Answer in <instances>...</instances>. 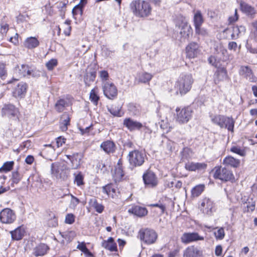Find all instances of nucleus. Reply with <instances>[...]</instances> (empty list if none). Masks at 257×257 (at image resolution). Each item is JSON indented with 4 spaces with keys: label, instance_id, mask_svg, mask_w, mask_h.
Segmentation results:
<instances>
[{
    "label": "nucleus",
    "instance_id": "nucleus-1",
    "mask_svg": "<svg viewBox=\"0 0 257 257\" xmlns=\"http://www.w3.org/2000/svg\"><path fill=\"white\" fill-rule=\"evenodd\" d=\"M130 8L137 17L145 18L151 15L152 8L151 4L144 0H135L130 4Z\"/></svg>",
    "mask_w": 257,
    "mask_h": 257
},
{
    "label": "nucleus",
    "instance_id": "nucleus-2",
    "mask_svg": "<svg viewBox=\"0 0 257 257\" xmlns=\"http://www.w3.org/2000/svg\"><path fill=\"white\" fill-rule=\"evenodd\" d=\"M175 27L179 30L181 41L185 42L188 40L192 33V29L189 25L187 19L182 16H178L175 20Z\"/></svg>",
    "mask_w": 257,
    "mask_h": 257
},
{
    "label": "nucleus",
    "instance_id": "nucleus-3",
    "mask_svg": "<svg viewBox=\"0 0 257 257\" xmlns=\"http://www.w3.org/2000/svg\"><path fill=\"white\" fill-rule=\"evenodd\" d=\"M139 234L141 240L147 244L154 243L158 238L157 233L154 229L149 228H142Z\"/></svg>",
    "mask_w": 257,
    "mask_h": 257
},
{
    "label": "nucleus",
    "instance_id": "nucleus-4",
    "mask_svg": "<svg viewBox=\"0 0 257 257\" xmlns=\"http://www.w3.org/2000/svg\"><path fill=\"white\" fill-rule=\"evenodd\" d=\"M176 111V120L180 124L186 123L192 118L193 110L190 107H185L182 109L177 107Z\"/></svg>",
    "mask_w": 257,
    "mask_h": 257
},
{
    "label": "nucleus",
    "instance_id": "nucleus-5",
    "mask_svg": "<svg viewBox=\"0 0 257 257\" xmlns=\"http://www.w3.org/2000/svg\"><path fill=\"white\" fill-rule=\"evenodd\" d=\"M128 157L130 165L137 167L141 166L144 164L146 155L142 151L135 150L130 152Z\"/></svg>",
    "mask_w": 257,
    "mask_h": 257
},
{
    "label": "nucleus",
    "instance_id": "nucleus-6",
    "mask_svg": "<svg viewBox=\"0 0 257 257\" xmlns=\"http://www.w3.org/2000/svg\"><path fill=\"white\" fill-rule=\"evenodd\" d=\"M213 171V177L223 181H232L234 179L232 172L226 168L221 167H215Z\"/></svg>",
    "mask_w": 257,
    "mask_h": 257
},
{
    "label": "nucleus",
    "instance_id": "nucleus-7",
    "mask_svg": "<svg viewBox=\"0 0 257 257\" xmlns=\"http://www.w3.org/2000/svg\"><path fill=\"white\" fill-rule=\"evenodd\" d=\"M180 239L182 243L187 244L193 242L203 241L204 237L196 232H185L181 236Z\"/></svg>",
    "mask_w": 257,
    "mask_h": 257
},
{
    "label": "nucleus",
    "instance_id": "nucleus-8",
    "mask_svg": "<svg viewBox=\"0 0 257 257\" xmlns=\"http://www.w3.org/2000/svg\"><path fill=\"white\" fill-rule=\"evenodd\" d=\"M16 216L12 209L7 208L0 212V221L3 223L11 224L16 220Z\"/></svg>",
    "mask_w": 257,
    "mask_h": 257
},
{
    "label": "nucleus",
    "instance_id": "nucleus-9",
    "mask_svg": "<svg viewBox=\"0 0 257 257\" xmlns=\"http://www.w3.org/2000/svg\"><path fill=\"white\" fill-rule=\"evenodd\" d=\"M200 52L199 45L196 42H191L186 47L187 57L190 59L197 57Z\"/></svg>",
    "mask_w": 257,
    "mask_h": 257
},
{
    "label": "nucleus",
    "instance_id": "nucleus-10",
    "mask_svg": "<svg viewBox=\"0 0 257 257\" xmlns=\"http://www.w3.org/2000/svg\"><path fill=\"white\" fill-rule=\"evenodd\" d=\"M199 207L203 213L211 214L214 207V203L210 198L205 197L201 200Z\"/></svg>",
    "mask_w": 257,
    "mask_h": 257
},
{
    "label": "nucleus",
    "instance_id": "nucleus-11",
    "mask_svg": "<svg viewBox=\"0 0 257 257\" xmlns=\"http://www.w3.org/2000/svg\"><path fill=\"white\" fill-rule=\"evenodd\" d=\"M28 85L27 83L24 81H21L18 83L14 88L13 91V95L16 98H22L25 97Z\"/></svg>",
    "mask_w": 257,
    "mask_h": 257
},
{
    "label": "nucleus",
    "instance_id": "nucleus-12",
    "mask_svg": "<svg viewBox=\"0 0 257 257\" xmlns=\"http://www.w3.org/2000/svg\"><path fill=\"white\" fill-rule=\"evenodd\" d=\"M103 91L104 95L109 99L115 97L117 93L115 86L109 82L106 81L103 86Z\"/></svg>",
    "mask_w": 257,
    "mask_h": 257
},
{
    "label": "nucleus",
    "instance_id": "nucleus-13",
    "mask_svg": "<svg viewBox=\"0 0 257 257\" xmlns=\"http://www.w3.org/2000/svg\"><path fill=\"white\" fill-rule=\"evenodd\" d=\"M191 86V81H176L175 85L176 93H179L181 95L188 92L190 90Z\"/></svg>",
    "mask_w": 257,
    "mask_h": 257
},
{
    "label": "nucleus",
    "instance_id": "nucleus-14",
    "mask_svg": "<svg viewBox=\"0 0 257 257\" xmlns=\"http://www.w3.org/2000/svg\"><path fill=\"white\" fill-rule=\"evenodd\" d=\"M16 72L19 74L20 77L34 75V68L28 65L22 64L16 68Z\"/></svg>",
    "mask_w": 257,
    "mask_h": 257
},
{
    "label": "nucleus",
    "instance_id": "nucleus-15",
    "mask_svg": "<svg viewBox=\"0 0 257 257\" xmlns=\"http://www.w3.org/2000/svg\"><path fill=\"white\" fill-rule=\"evenodd\" d=\"M123 125L130 131L140 130L143 127L142 123L134 120L131 118H126L124 119Z\"/></svg>",
    "mask_w": 257,
    "mask_h": 257
},
{
    "label": "nucleus",
    "instance_id": "nucleus-16",
    "mask_svg": "<svg viewBox=\"0 0 257 257\" xmlns=\"http://www.w3.org/2000/svg\"><path fill=\"white\" fill-rule=\"evenodd\" d=\"M143 180L146 185L149 187H154L157 184V180L155 174L148 171L143 175Z\"/></svg>",
    "mask_w": 257,
    "mask_h": 257
},
{
    "label": "nucleus",
    "instance_id": "nucleus-17",
    "mask_svg": "<svg viewBox=\"0 0 257 257\" xmlns=\"http://www.w3.org/2000/svg\"><path fill=\"white\" fill-rule=\"evenodd\" d=\"M202 255V251L194 245L187 247L183 253L184 257H200Z\"/></svg>",
    "mask_w": 257,
    "mask_h": 257
},
{
    "label": "nucleus",
    "instance_id": "nucleus-18",
    "mask_svg": "<svg viewBox=\"0 0 257 257\" xmlns=\"http://www.w3.org/2000/svg\"><path fill=\"white\" fill-rule=\"evenodd\" d=\"M239 74L242 79L248 80L253 79V73L250 67L248 66H241L239 70Z\"/></svg>",
    "mask_w": 257,
    "mask_h": 257
},
{
    "label": "nucleus",
    "instance_id": "nucleus-19",
    "mask_svg": "<svg viewBox=\"0 0 257 257\" xmlns=\"http://www.w3.org/2000/svg\"><path fill=\"white\" fill-rule=\"evenodd\" d=\"M207 165L204 163H194L189 162L186 163L185 168L187 170L190 171H201L205 170Z\"/></svg>",
    "mask_w": 257,
    "mask_h": 257
},
{
    "label": "nucleus",
    "instance_id": "nucleus-20",
    "mask_svg": "<svg viewBox=\"0 0 257 257\" xmlns=\"http://www.w3.org/2000/svg\"><path fill=\"white\" fill-rule=\"evenodd\" d=\"M67 157L71 162V167L73 169H76L80 166L82 156L81 154L76 153L73 155H67Z\"/></svg>",
    "mask_w": 257,
    "mask_h": 257
},
{
    "label": "nucleus",
    "instance_id": "nucleus-21",
    "mask_svg": "<svg viewBox=\"0 0 257 257\" xmlns=\"http://www.w3.org/2000/svg\"><path fill=\"white\" fill-rule=\"evenodd\" d=\"M240 8L241 11L251 18H254L256 11L251 6L245 2L240 3Z\"/></svg>",
    "mask_w": 257,
    "mask_h": 257
},
{
    "label": "nucleus",
    "instance_id": "nucleus-22",
    "mask_svg": "<svg viewBox=\"0 0 257 257\" xmlns=\"http://www.w3.org/2000/svg\"><path fill=\"white\" fill-rule=\"evenodd\" d=\"M128 212L139 217H143L148 214V210L145 207L135 206L130 208Z\"/></svg>",
    "mask_w": 257,
    "mask_h": 257
},
{
    "label": "nucleus",
    "instance_id": "nucleus-23",
    "mask_svg": "<svg viewBox=\"0 0 257 257\" xmlns=\"http://www.w3.org/2000/svg\"><path fill=\"white\" fill-rule=\"evenodd\" d=\"M101 246L104 248L110 251L117 250V245L112 237H109L107 240H104L101 242Z\"/></svg>",
    "mask_w": 257,
    "mask_h": 257
},
{
    "label": "nucleus",
    "instance_id": "nucleus-24",
    "mask_svg": "<svg viewBox=\"0 0 257 257\" xmlns=\"http://www.w3.org/2000/svg\"><path fill=\"white\" fill-rule=\"evenodd\" d=\"M51 173L57 178H64L65 175L63 173L62 167L59 163H52Z\"/></svg>",
    "mask_w": 257,
    "mask_h": 257
},
{
    "label": "nucleus",
    "instance_id": "nucleus-25",
    "mask_svg": "<svg viewBox=\"0 0 257 257\" xmlns=\"http://www.w3.org/2000/svg\"><path fill=\"white\" fill-rule=\"evenodd\" d=\"M2 112L9 116H15L17 115L18 110L14 105L9 104L4 105Z\"/></svg>",
    "mask_w": 257,
    "mask_h": 257
},
{
    "label": "nucleus",
    "instance_id": "nucleus-26",
    "mask_svg": "<svg viewBox=\"0 0 257 257\" xmlns=\"http://www.w3.org/2000/svg\"><path fill=\"white\" fill-rule=\"evenodd\" d=\"M97 65L95 64H90L86 70V79L94 80L96 76Z\"/></svg>",
    "mask_w": 257,
    "mask_h": 257
},
{
    "label": "nucleus",
    "instance_id": "nucleus-27",
    "mask_svg": "<svg viewBox=\"0 0 257 257\" xmlns=\"http://www.w3.org/2000/svg\"><path fill=\"white\" fill-rule=\"evenodd\" d=\"M246 31L245 27L243 26H235L232 27V33L231 35L232 39H237L239 35H243Z\"/></svg>",
    "mask_w": 257,
    "mask_h": 257
},
{
    "label": "nucleus",
    "instance_id": "nucleus-28",
    "mask_svg": "<svg viewBox=\"0 0 257 257\" xmlns=\"http://www.w3.org/2000/svg\"><path fill=\"white\" fill-rule=\"evenodd\" d=\"M100 147L105 153L109 154L114 152L115 146L112 141H107L103 142L101 144Z\"/></svg>",
    "mask_w": 257,
    "mask_h": 257
},
{
    "label": "nucleus",
    "instance_id": "nucleus-29",
    "mask_svg": "<svg viewBox=\"0 0 257 257\" xmlns=\"http://www.w3.org/2000/svg\"><path fill=\"white\" fill-rule=\"evenodd\" d=\"M49 249L48 246L45 244L42 243L34 248L33 254L36 256L45 255Z\"/></svg>",
    "mask_w": 257,
    "mask_h": 257
},
{
    "label": "nucleus",
    "instance_id": "nucleus-30",
    "mask_svg": "<svg viewBox=\"0 0 257 257\" xmlns=\"http://www.w3.org/2000/svg\"><path fill=\"white\" fill-rule=\"evenodd\" d=\"M70 117L67 113L62 115L60 121V128L61 131L64 132L67 130L68 125L70 124Z\"/></svg>",
    "mask_w": 257,
    "mask_h": 257
},
{
    "label": "nucleus",
    "instance_id": "nucleus-31",
    "mask_svg": "<svg viewBox=\"0 0 257 257\" xmlns=\"http://www.w3.org/2000/svg\"><path fill=\"white\" fill-rule=\"evenodd\" d=\"M223 164L226 166L237 168L239 166L240 160L231 156H227L224 159Z\"/></svg>",
    "mask_w": 257,
    "mask_h": 257
},
{
    "label": "nucleus",
    "instance_id": "nucleus-32",
    "mask_svg": "<svg viewBox=\"0 0 257 257\" xmlns=\"http://www.w3.org/2000/svg\"><path fill=\"white\" fill-rule=\"evenodd\" d=\"M39 45V41L36 37H30L26 39L24 46L28 49H33Z\"/></svg>",
    "mask_w": 257,
    "mask_h": 257
},
{
    "label": "nucleus",
    "instance_id": "nucleus-33",
    "mask_svg": "<svg viewBox=\"0 0 257 257\" xmlns=\"http://www.w3.org/2000/svg\"><path fill=\"white\" fill-rule=\"evenodd\" d=\"M234 124L232 118L224 116L222 128H227L229 131L233 132Z\"/></svg>",
    "mask_w": 257,
    "mask_h": 257
},
{
    "label": "nucleus",
    "instance_id": "nucleus-34",
    "mask_svg": "<svg viewBox=\"0 0 257 257\" xmlns=\"http://www.w3.org/2000/svg\"><path fill=\"white\" fill-rule=\"evenodd\" d=\"M90 205L98 213H101L104 210V206L102 204L99 203L97 200L92 198L89 201Z\"/></svg>",
    "mask_w": 257,
    "mask_h": 257
},
{
    "label": "nucleus",
    "instance_id": "nucleus-35",
    "mask_svg": "<svg viewBox=\"0 0 257 257\" xmlns=\"http://www.w3.org/2000/svg\"><path fill=\"white\" fill-rule=\"evenodd\" d=\"M204 22V19L200 11H197L193 17V23L194 27L201 26Z\"/></svg>",
    "mask_w": 257,
    "mask_h": 257
},
{
    "label": "nucleus",
    "instance_id": "nucleus-36",
    "mask_svg": "<svg viewBox=\"0 0 257 257\" xmlns=\"http://www.w3.org/2000/svg\"><path fill=\"white\" fill-rule=\"evenodd\" d=\"M12 239L19 240L22 239L24 235V230L21 227H18L14 230L10 232Z\"/></svg>",
    "mask_w": 257,
    "mask_h": 257
},
{
    "label": "nucleus",
    "instance_id": "nucleus-37",
    "mask_svg": "<svg viewBox=\"0 0 257 257\" xmlns=\"http://www.w3.org/2000/svg\"><path fill=\"white\" fill-rule=\"evenodd\" d=\"M121 105L120 104H114L110 107L108 108L109 112L115 116H121Z\"/></svg>",
    "mask_w": 257,
    "mask_h": 257
},
{
    "label": "nucleus",
    "instance_id": "nucleus-38",
    "mask_svg": "<svg viewBox=\"0 0 257 257\" xmlns=\"http://www.w3.org/2000/svg\"><path fill=\"white\" fill-rule=\"evenodd\" d=\"M124 176V173L121 167L118 166L115 167L113 177L115 182L120 181Z\"/></svg>",
    "mask_w": 257,
    "mask_h": 257
},
{
    "label": "nucleus",
    "instance_id": "nucleus-39",
    "mask_svg": "<svg viewBox=\"0 0 257 257\" xmlns=\"http://www.w3.org/2000/svg\"><path fill=\"white\" fill-rule=\"evenodd\" d=\"M89 99L94 105H97L98 101L99 99L97 87H96L91 90L89 95Z\"/></svg>",
    "mask_w": 257,
    "mask_h": 257
},
{
    "label": "nucleus",
    "instance_id": "nucleus-40",
    "mask_svg": "<svg viewBox=\"0 0 257 257\" xmlns=\"http://www.w3.org/2000/svg\"><path fill=\"white\" fill-rule=\"evenodd\" d=\"M205 186L204 185H198L194 187L191 190L192 196L193 197H198L204 191Z\"/></svg>",
    "mask_w": 257,
    "mask_h": 257
},
{
    "label": "nucleus",
    "instance_id": "nucleus-41",
    "mask_svg": "<svg viewBox=\"0 0 257 257\" xmlns=\"http://www.w3.org/2000/svg\"><path fill=\"white\" fill-rule=\"evenodd\" d=\"M67 106V101L63 99H61L58 100L55 104V108L58 112H60L63 111Z\"/></svg>",
    "mask_w": 257,
    "mask_h": 257
},
{
    "label": "nucleus",
    "instance_id": "nucleus-42",
    "mask_svg": "<svg viewBox=\"0 0 257 257\" xmlns=\"http://www.w3.org/2000/svg\"><path fill=\"white\" fill-rule=\"evenodd\" d=\"M223 118L224 115H216L212 117L211 121L213 123L222 128Z\"/></svg>",
    "mask_w": 257,
    "mask_h": 257
},
{
    "label": "nucleus",
    "instance_id": "nucleus-43",
    "mask_svg": "<svg viewBox=\"0 0 257 257\" xmlns=\"http://www.w3.org/2000/svg\"><path fill=\"white\" fill-rule=\"evenodd\" d=\"M67 195L71 196V200L69 205V207L71 209H74L80 202L79 199L71 194H68Z\"/></svg>",
    "mask_w": 257,
    "mask_h": 257
},
{
    "label": "nucleus",
    "instance_id": "nucleus-44",
    "mask_svg": "<svg viewBox=\"0 0 257 257\" xmlns=\"http://www.w3.org/2000/svg\"><path fill=\"white\" fill-rule=\"evenodd\" d=\"M14 164V162L13 161H9L5 163L3 166L0 168V172H7L11 171L13 167Z\"/></svg>",
    "mask_w": 257,
    "mask_h": 257
},
{
    "label": "nucleus",
    "instance_id": "nucleus-45",
    "mask_svg": "<svg viewBox=\"0 0 257 257\" xmlns=\"http://www.w3.org/2000/svg\"><path fill=\"white\" fill-rule=\"evenodd\" d=\"M230 151L232 153L239 155L240 156H244L245 155V151L244 149L237 146H233L230 148Z\"/></svg>",
    "mask_w": 257,
    "mask_h": 257
},
{
    "label": "nucleus",
    "instance_id": "nucleus-46",
    "mask_svg": "<svg viewBox=\"0 0 257 257\" xmlns=\"http://www.w3.org/2000/svg\"><path fill=\"white\" fill-rule=\"evenodd\" d=\"M75 176L74 183L76 184L78 186H81L84 184V177L81 172L78 174H74Z\"/></svg>",
    "mask_w": 257,
    "mask_h": 257
},
{
    "label": "nucleus",
    "instance_id": "nucleus-47",
    "mask_svg": "<svg viewBox=\"0 0 257 257\" xmlns=\"http://www.w3.org/2000/svg\"><path fill=\"white\" fill-rule=\"evenodd\" d=\"M22 176L17 171L12 173V181L13 184H18L21 180Z\"/></svg>",
    "mask_w": 257,
    "mask_h": 257
},
{
    "label": "nucleus",
    "instance_id": "nucleus-48",
    "mask_svg": "<svg viewBox=\"0 0 257 257\" xmlns=\"http://www.w3.org/2000/svg\"><path fill=\"white\" fill-rule=\"evenodd\" d=\"M195 33L197 35H200L203 37L207 36L208 35L207 30L204 28H201V26L195 28Z\"/></svg>",
    "mask_w": 257,
    "mask_h": 257
},
{
    "label": "nucleus",
    "instance_id": "nucleus-49",
    "mask_svg": "<svg viewBox=\"0 0 257 257\" xmlns=\"http://www.w3.org/2000/svg\"><path fill=\"white\" fill-rule=\"evenodd\" d=\"M58 64L56 59H52L46 63V66L48 70H52Z\"/></svg>",
    "mask_w": 257,
    "mask_h": 257
},
{
    "label": "nucleus",
    "instance_id": "nucleus-50",
    "mask_svg": "<svg viewBox=\"0 0 257 257\" xmlns=\"http://www.w3.org/2000/svg\"><path fill=\"white\" fill-rule=\"evenodd\" d=\"M102 191L104 193H105L109 196L110 195L111 192L112 193L115 192V189L112 187L111 184H107L103 187Z\"/></svg>",
    "mask_w": 257,
    "mask_h": 257
},
{
    "label": "nucleus",
    "instance_id": "nucleus-51",
    "mask_svg": "<svg viewBox=\"0 0 257 257\" xmlns=\"http://www.w3.org/2000/svg\"><path fill=\"white\" fill-rule=\"evenodd\" d=\"M214 235L216 239H222L225 235L224 229L222 227L219 228L216 232H214Z\"/></svg>",
    "mask_w": 257,
    "mask_h": 257
},
{
    "label": "nucleus",
    "instance_id": "nucleus-52",
    "mask_svg": "<svg viewBox=\"0 0 257 257\" xmlns=\"http://www.w3.org/2000/svg\"><path fill=\"white\" fill-rule=\"evenodd\" d=\"M7 75V71L5 69V65L2 63H0V77L2 79H6Z\"/></svg>",
    "mask_w": 257,
    "mask_h": 257
},
{
    "label": "nucleus",
    "instance_id": "nucleus-53",
    "mask_svg": "<svg viewBox=\"0 0 257 257\" xmlns=\"http://www.w3.org/2000/svg\"><path fill=\"white\" fill-rule=\"evenodd\" d=\"M75 221V216L72 213H69L66 215L65 217V222L67 224H71Z\"/></svg>",
    "mask_w": 257,
    "mask_h": 257
},
{
    "label": "nucleus",
    "instance_id": "nucleus-54",
    "mask_svg": "<svg viewBox=\"0 0 257 257\" xmlns=\"http://www.w3.org/2000/svg\"><path fill=\"white\" fill-rule=\"evenodd\" d=\"M251 25L253 28L252 34L254 35V39L257 40V20L253 21L251 23Z\"/></svg>",
    "mask_w": 257,
    "mask_h": 257
},
{
    "label": "nucleus",
    "instance_id": "nucleus-55",
    "mask_svg": "<svg viewBox=\"0 0 257 257\" xmlns=\"http://www.w3.org/2000/svg\"><path fill=\"white\" fill-rule=\"evenodd\" d=\"M9 26L7 24H2L0 29V33L2 35H6L8 31L9 30Z\"/></svg>",
    "mask_w": 257,
    "mask_h": 257
},
{
    "label": "nucleus",
    "instance_id": "nucleus-56",
    "mask_svg": "<svg viewBox=\"0 0 257 257\" xmlns=\"http://www.w3.org/2000/svg\"><path fill=\"white\" fill-rule=\"evenodd\" d=\"M99 77L102 80H107L108 79V73L106 71H101L99 73Z\"/></svg>",
    "mask_w": 257,
    "mask_h": 257
},
{
    "label": "nucleus",
    "instance_id": "nucleus-57",
    "mask_svg": "<svg viewBox=\"0 0 257 257\" xmlns=\"http://www.w3.org/2000/svg\"><path fill=\"white\" fill-rule=\"evenodd\" d=\"M77 248L83 252L88 251V248H87L86 244L84 242L81 243L79 242Z\"/></svg>",
    "mask_w": 257,
    "mask_h": 257
},
{
    "label": "nucleus",
    "instance_id": "nucleus-58",
    "mask_svg": "<svg viewBox=\"0 0 257 257\" xmlns=\"http://www.w3.org/2000/svg\"><path fill=\"white\" fill-rule=\"evenodd\" d=\"M81 134L84 135H89L90 132L92 130V125H90L89 126L86 127L85 128H79Z\"/></svg>",
    "mask_w": 257,
    "mask_h": 257
},
{
    "label": "nucleus",
    "instance_id": "nucleus-59",
    "mask_svg": "<svg viewBox=\"0 0 257 257\" xmlns=\"http://www.w3.org/2000/svg\"><path fill=\"white\" fill-rule=\"evenodd\" d=\"M209 63L215 67L218 66V62L216 61V59L214 56H211L208 59Z\"/></svg>",
    "mask_w": 257,
    "mask_h": 257
},
{
    "label": "nucleus",
    "instance_id": "nucleus-60",
    "mask_svg": "<svg viewBox=\"0 0 257 257\" xmlns=\"http://www.w3.org/2000/svg\"><path fill=\"white\" fill-rule=\"evenodd\" d=\"M97 167L100 170V172L102 173H105L107 170L105 164L102 162H99L97 165Z\"/></svg>",
    "mask_w": 257,
    "mask_h": 257
},
{
    "label": "nucleus",
    "instance_id": "nucleus-61",
    "mask_svg": "<svg viewBox=\"0 0 257 257\" xmlns=\"http://www.w3.org/2000/svg\"><path fill=\"white\" fill-rule=\"evenodd\" d=\"M151 206L153 207H159L161 209V213L162 214L164 213L165 209H166V206L165 205L160 203H156V204H152L150 205Z\"/></svg>",
    "mask_w": 257,
    "mask_h": 257
},
{
    "label": "nucleus",
    "instance_id": "nucleus-62",
    "mask_svg": "<svg viewBox=\"0 0 257 257\" xmlns=\"http://www.w3.org/2000/svg\"><path fill=\"white\" fill-rule=\"evenodd\" d=\"M86 3V0H80V4L74 7L73 10V12H74V11H76L77 10H79L81 12H82V8L84 4Z\"/></svg>",
    "mask_w": 257,
    "mask_h": 257
},
{
    "label": "nucleus",
    "instance_id": "nucleus-63",
    "mask_svg": "<svg viewBox=\"0 0 257 257\" xmlns=\"http://www.w3.org/2000/svg\"><path fill=\"white\" fill-rule=\"evenodd\" d=\"M28 18V15L20 14L17 17V22L18 23L23 22L24 21H26L27 20L26 19Z\"/></svg>",
    "mask_w": 257,
    "mask_h": 257
},
{
    "label": "nucleus",
    "instance_id": "nucleus-64",
    "mask_svg": "<svg viewBox=\"0 0 257 257\" xmlns=\"http://www.w3.org/2000/svg\"><path fill=\"white\" fill-rule=\"evenodd\" d=\"M66 139L62 137H58L56 139L57 147H61L65 143Z\"/></svg>",
    "mask_w": 257,
    "mask_h": 257
}]
</instances>
